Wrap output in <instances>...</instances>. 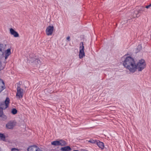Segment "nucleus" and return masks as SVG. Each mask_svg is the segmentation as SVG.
I'll use <instances>...</instances> for the list:
<instances>
[{
    "instance_id": "f257e3e1",
    "label": "nucleus",
    "mask_w": 151,
    "mask_h": 151,
    "mask_svg": "<svg viewBox=\"0 0 151 151\" xmlns=\"http://www.w3.org/2000/svg\"><path fill=\"white\" fill-rule=\"evenodd\" d=\"M146 65L145 61L143 59L139 60L136 65L134 63V60L133 58V73L137 69L139 71H141L145 67Z\"/></svg>"
},
{
    "instance_id": "f03ea898",
    "label": "nucleus",
    "mask_w": 151,
    "mask_h": 151,
    "mask_svg": "<svg viewBox=\"0 0 151 151\" xmlns=\"http://www.w3.org/2000/svg\"><path fill=\"white\" fill-rule=\"evenodd\" d=\"M123 64L124 66L127 69L129 70L130 72H132V57L131 56H127L125 55L122 58Z\"/></svg>"
},
{
    "instance_id": "7ed1b4c3",
    "label": "nucleus",
    "mask_w": 151,
    "mask_h": 151,
    "mask_svg": "<svg viewBox=\"0 0 151 151\" xmlns=\"http://www.w3.org/2000/svg\"><path fill=\"white\" fill-rule=\"evenodd\" d=\"M10 102L9 99L8 97H6L4 102H1L0 104V117L4 119H6V116L3 114V109H5L9 106V104Z\"/></svg>"
},
{
    "instance_id": "20e7f679",
    "label": "nucleus",
    "mask_w": 151,
    "mask_h": 151,
    "mask_svg": "<svg viewBox=\"0 0 151 151\" xmlns=\"http://www.w3.org/2000/svg\"><path fill=\"white\" fill-rule=\"evenodd\" d=\"M80 50L79 52V58L81 59L85 56V53L84 51V47L83 42H81L80 44Z\"/></svg>"
},
{
    "instance_id": "39448f33",
    "label": "nucleus",
    "mask_w": 151,
    "mask_h": 151,
    "mask_svg": "<svg viewBox=\"0 0 151 151\" xmlns=\"http://www.w3.org/2000/svg\"><path fill=\"white\" fill-rule=\"evenodd\" d=\"M17 93L16 96L20 99L23 97L24 95V90L19 87L17 88Z\"/></svg>"
},
{
    "instance_id": "423d86ee",
    "label": "nucleus",
    "mask_w": 151,
    "mask_h": 151,
    "mask_svg": "<svg viewBox=\"0 0 151 151\" xmlns=\"http://www.w3.org/2000/svg\"><path fill=\"white\" fill-rule=\"evenodd\" d=\"M16 122L14 120L9 121L6 124V127L9 129H12L15 126Z\"/></svg>"
},
{
    "instance_id": "0eeeda50",
    "label": "nucleus",
    "mask_w": 151,
    "mask_h": 151,
    "mask_svg": "<svg viewBox=\"0 0 151 151\" xmlns=\"http://www.w3.org/2000/svg\"><path fill=\"white\" fill-rule=\"evenodd\" d=\"M54 27L53 26H49L46 29V33L48 36L51 35L53 31Z\"/></svg>"
},
{
    "instance_id": "6e6552de",
    "label": "nucleus",
    "mask_w": 151,
    "mask_h": 151,
    "mask_svg": "<svg viewBox=\"0 0 151 151\" xmlns=\"http://www.w3.org/2000/svg\"><path fill=\"white\" fill-rule=\"evenodd\" d=\"M28 151H43L36 145L29 146L27 148Z\"/></svg>"
},
{
    "instance_id": "1a4fd4ad",
    "label": "nucleus",
    "mask_w": 151,
    "mask_h": 151,
    "mask_svg": "<svg viewBox=\"0 0 151 151\" xmlns=\"http://www.w3.org/2000/svg\"><path fill=\"white\" fill-rule=\"evenodd\" d=\"M30 61L32 63H34L36 65L40 64L41 63L40 60L37 58H35L34 57L30 58Z\"/></svg>"
},
{
    "instance_id": "9d476101",
    "label": "nucleus",
    "mask_w": 151,
    "mask_h": 151,
    "mask_svg": "<svg viewBox=\"0 0 151 151\" xmlns=\"http://www.w3.org/2000/svg\"><path fill=\"white\" fill-rule=\"evenodd\" d=\"M10 32L11 34L13 35L14 37H18L19 36V34L18 32L15 31L13 29L11 28L10 29Z\"/></svg>"
},
{
    "instance_id": "9b49d317",
    "label": "nucleus",
    "mask_w": 151,
    "mask_h": 151,
    "mask_svg": "<svg viewBox=\"0 0 151 151\" xmlns=\"http://www.w3.org/2000/svg\"><path fill=\"white\" fill-rule=\"evenodd\" d=\"M96 144L101 150L104 149V145L103 142L98 140L97 142H96Z\"/></svg>"
},
{
    "instance_id": "f8f14e48",
    "label": "nucleus",
    "mask_w": 151,
    "mask_h": 151,
    "mask_svg": "<svg viewBox=\"0 0 151 151\" xmlns=\"http://www.w3.org/2000/svg\"><path fill=\"white\" fill-rule=\"evenodd\" d=\"M139 9H138L137 7L136 8V9L134 11V13L133 14V17L134 18L138 17L140 16L139 14Z\"/></svg>"
},
{
    "instance_id": "ddd939ff",
    "label": "nucleus",
    "mask_w": 151,
    "mask_h": 151,
    "mask_svg": "<svg viewBox=\"0 0 151 151\" xmlns=\"http://www.w3.org/2000/svg\"><path fill=\"white\" fill-rule=\"evenodd\" d=\"M60 150L62 151H70L72 149L69 146H68L62 147Z\"/></svg>"
},
{
    "instance_id": "4468645a",
    "label": "nucleus",
    "mask_w": 151,
    "mask_h": 151,
    "mask_svg": "<svg viewBox=\"0 0 151 151\" xmlns=\"http://www.w3.org/2000/svg\"><path fill=\"white\" fill-rule=\"evenodd\" d=\"M4 46L3 44H0V55L2 56L3 55L4 53Z\"/></svg>"
},
{
    "instance_id": "2eb2a0df",
    "label": "nucleus",
    "mask_w": 151,
    "mask_h": 151,
    "mask_svg": "<svg viewBox=\"0 0 151 151\" xmlns=\"http://www.w3.org/2000/svg\"><path fill=\"white\" fill-rule=\"evenodd\" d=\"M59 141V146H64L66 145V142L63 139H60Z\"/></svg>"
},
{
    "instance_id": "dca6fc26",
    "label": "nucleus",
    "mask_w": 151,
    "mask_h": 151,
    "mask_svg": "<svg viewBox=\"0 0 151 151\" xmlns=\"http://www.w3.org/2000/svg\"><path fill=\"white\" fill-rule=\"evenodd\" d=\"M59 141H55L51 142V144L54 146H59Z\"/></svg>"
},
{
    "instance_id": "f3484780",
    "label": "nucleus",
    "mask_w": 151,
    "mask_h": 151,
    "mask_svg": "<svg viewBox=\"0 0 151 151\" xmlns=\"http://www.w3.org/2000/svg\"><path fill=\"white\" fill-rule=\"evenodd\" d=\"M11 54V49L9 48L8 49L5 51V55L9 56Z\"/></svg>"
},
{
    "instance_id": "a211bd4d",
    "label": "nucleus",
    "mask_w": 151,
    "mask_h": 151,
    "mask_svg": "<svg viewBox=\"0 0 151 151\" xmlns=\"http://www.w3.org/2000/svg\"><path fill=\"white\" fill-rule=\"evenodd\" d=\"M5 88V84L0 85V93Z\"/></svg>"
},
{
    "instance_id": "6ab92c4d",
    "label": "nucleus",
    "mask_w": 151,
    "mask_h": 151,
    "mask_svg": "<svg viewBox=\"0 0 151 151\" xmlns=\"http://www.w3.org/2000/svg\"><path fill=\"white\" fill-rule=\"evenodd\" d=\"M17 112V110L16 109L13 108L12 109L11 113L13 115L16 114Z\"/></svg>"
},
{
    "instance_id": "aec40b11",
    "label": "nucleus",
    "mask_w": 151,
    "mask_h": 151,
    "mask_svg": "<svg viewBox=\"0 0 151 151\" xmlns=\"http://www.w3.org/2000/svg\"><path fill=\"white\" fill-rule=\"evenodd\" d=\"M98 140L96 139L93 140L92 139H90L89 141L88 142L93 144H96Z\"/></svg>"
},
{
    "instance_id": "412c9836",
    "label": "nucleus",
    "mask_w": 151,
    "mask_h": 151,
    "mask_svg": "<svg viewBox=\"0 0 151 151\" xmlns=\"http://www.w3.org/2000/svg\"><path fill=\"white\" fill-rule=\"evenodd\" d=\"M0 138L2 140H4L5 139V136L4 134L0 133Z\"/></svg>"
},
{
    "instance_id": "4be33fe9",
    "label": "nucleus",
    "mask_w": 151,
    "mask_h": 151,
    "mask_svg": "<svg viewBox=\"0 0 151 151\" xmlns=\"http://www.w3.org/2000/svg\"><path fill=\"white\" fill-rule=\"evenodd\" d=\"M137 8L138 9H139V12H140L141 11L144 12L145 11V8L143 6L141 7H137Z\"/></svg>"
},
{
    "instance_id": "5701e85b",
    "label": "nucleus",
    "mask_w": 151,
    "mask_h": 151,
    "mask_svg": "<svg viewBox=\"0 0 151 151\" xmlns=\"http://www.w3.org/2000/svg\"><path fill=\"white\" fill-rule=\"evenodd\" d=\"M142 47L141 45H138L137 47V52H138L140 50H142Z\"/></svg>"
},
{
    "instance_id": "b1692460",
    "label": "nucleus",
    "mask_w": 151,
    "mask_h": 151,
    "mask_svg": "<svg viewBox=\"0 0 151 151\" xmlns=\"http://www.w3.org/2000/svg\"><path fill=\"white\" fill-rule=\"evenodd\" d=\"M3 84H4V81L2 79H0V85H3Z\"/></svg>"
},
{
    "instance_id": "393cba45",
    "label": "nucleus",
    "mask_w": 151,
    "mask_h": 151,
    "mask_svg": "<svg viewBox=\"0 0 151 151\" xmlns=\"http://www.w3.org/2000/svg\"><path fill=\"white\" fill-rule=\"evenodd\" d=\"M11 151H19V150L15 148H12L11 149Z\"/></svg>"
},
{
    "instance_id": "a878e982",
    "label": "nucleus",
    "mask_w": 151,
    "mask_h": 151,
    "mask_svg": "<svg viewBox=\"0 0 151 151\" xmlns=\"http://www.w3.org/2000/svg\"><path fill=\"white\" fill-rule=\"evenodd\" d=\"M21 84V82L19 81L18 82V83L17 84V88H18V87H20Z\"/></svg>"
},
{
    "instance_id": "bb28decb",
    "label": "nucleus",
    "mask_w": 151,
    "mask_h": 151,
    "mask_svg": "<svg viewBox=\"0 0 151 151\" xmlns=\"http://www.w3.org/2000/svg\"><path fill=\"white\" fill-rule=\"evenodd\" d=\"M67 39L68 40V41H70V37L69 36H68L67 37Z\"/></svg>"
},
{
    "instance_id": "cd10ccee",
    "label": "nucleus",
    "mask_w": 151,
    "mask_h": 151,
    "mask_svg": "<svg viewBox=\"0 0 151 151\" xmlns=\"http://www.w3.org/2000/svg\"><path fill=\"white\" fill-rule=\"evenodd\" d=\"M9 56H8L7 55H5V59H6Z\"/></svg>"
},
{
    "instance_id": "c85d7f7f",
    "label": "nucleus",
    "mask_w": 151,
    "mask_h": 151,
    "mask_svg": "<svg viewBox=\"0 0 151 151\" xmlns=\"http://www.w3.org/2000/svg\"><path fill=\"white\" fill-rule=\"evenodd\" d=\"M150 7L149 5L146 6L145 7V8H146L147 9H148Z\"/></svg>"
},
{
    "instance_id": "c756f323",
    "label": "nucleus",
    "mask_w": 151,
    "mask_h": 151,
    "mask_svg": "<svg viewBox=\"0 0 151 151\" xmlns=\"http://www.w3.org/2000/svg\"><path fill=\"white\" fill-rule=\"evenodd\" d=\"M149 6H150V7H151V3L149 5Z\"/></svg>"
},
{
    "instance_id": "7c9ffc66",
    "label": "nucleus",
    "mask_w": 151,
    "mask_h": 151,
    "mask_svg": "<svg viewBox=\"0 0 151 151\" xmlns=\"http://www.w3.org/2000/svg\"><path fill=\"white\" fill-rule=\"evenodd\" d=\"M50 151H55L53 150H50Z\"/></svg>"
},
{
    "instance_id": "2f4dec72",
    "label": "nucleus",
    "mask_w": 151,
    "mask_h": 151,
    "mask_svg": "<svg viewBox=\"0 0 151 151\" xmlns=\"http://www.w3.org/2000/svg\"><path fill=\"white\" fill-rule=\"evenodd\" d=\"M0 151H2L1 148L0 147Z\"/></svg>"
}]
</instances>
